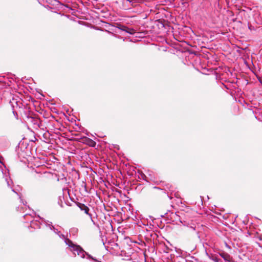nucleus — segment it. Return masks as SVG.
I'll return each mask as SVG.
<instances>
[{
	"label": "nucleus",
	"mask_w": 262,
	"mask_h": 262,
	"mask_svg": "<svg viewBox=\"0 0 262 262\" xmlns=\"http://www.w3.org/2000/svg\"><path fill=\"white\" fill-rule=\"evenodd\" d=\"M165 195V192L161 189L158 187L154 188L150 192V197L154 200H160Z\"/></svg>",
	"instance_id": "1"
},
{
	"label": "nucleus",
	"mask_w": 262,
	"mask_h": 262,
	"mask_svg": "<svg viewBox=\"0 0 262 262\" xmlns=\"http://www.w3.org/2000/svg\"><path fill=\"white\" fill-rule=\"evenodd\" d=\"M67 244L69 245L70 247V250L73 252L75 255H80L81 253L83 252L82 249L79 246L75 245L73 244L71 241L68 240V243Z\"/></svg>",
	"instance_id": "2"
},
{
	"label": "nucleus",
	"mask_w": 262,
	"mask_h": 262,
	"mask_svg": "<svg viewBox=\"0 0 262 262\" xmlns=\"http://www.w3.org/2000/svg\"><path fill=\"white\" fill-rule=\"evenodd\" d=\"M17 120V115L16 114H15L14 112L10 114L7 119L8 122L11 124H14Z\"/></svg>",
	"instance_id": "3"
},
{
	"label": "nucleus",
	"mask_w": 262,
	"mask_h": 262,
	"mask_svg": "<svg viewBox=\"0 0 262 262\" xmlns=\"http://www.w3.org/2000/svg\"><path fill=\"white\" fill-rule=\"evenodd\" d=\"M76 205L81 210L84 211V213L87 214H89V208L88 206L79 202H77Z\"/></svg>",
	"instance_id": "4"
},
{
	"label": "nucleus",
	"mask_w": 262,
	"mask_h": 262,
	"mask_svg": "<svg viewBox=\"0 0 262 262\" xmlns=\"http://www.w3.org/2000/svg\"><path fill=\"white\" fill-rule=\"evenodd\" d=\"M219 254L225 260L228 261H230L231 260L232 258L228 253H227L225 252L222 251V252H220Z\"/></svg>",
	"instance_id": "5"
},
{
	"label": "nucleus",
	"mask_w": 262,
	"mask_h": 262,
	"mask_svg": "<svg viewBox=\"0 0 262 262\" xmlns=\"http://www.w3.org/2000/svg\"><path fill=\"white\" fill-rule=\"evenodd\" d=\"M84 142L87 145L91 147H95L96 144L94 140L89 138H85Z\"/></svg>",
	"instance_id": "6"
},
{
	"label": "nucleus",
	"mask_w": 262,
	"mask_h": 262,
	"mask_svg": "<svg viewBox=\"0 0 262 262\" xmlns=\"http://www.w3.org/2000/svg\"><path fill=\"white\" fill-rule=\"evenodd\" d=\"M122 30L123 31H125V32L130 34H133L135 33V31L133 28H129L126 26H122Z\"/></svg>",
	"instance_id": "7"
},
{
	"label": "nucleus",
	"mask_w": 262,
	"mask_h": 262,
	"mask_svg": "<svg viewBox=\"0 0 262 262\" xmlns=\"http://www.w3.org/2000/svg\"><path fill=\"white\" fill-rule=\"evenodd\" d=\"M131 3V5L133 7H135L136 6V4L139 3L141 0H126Z\"/></svg>",
	"instance_id": "8"
},
{
	"label": "nucleus",
	"mask_w": 262,
	"mask_h": 262,
	"mask_svg": "<svg viewBox=\"0 0 262 262\" xmlns=\"http://www.w3.org/2000/svg\"><path fill=\"white\" fill-rule=\"evenodd\" d=\"M212 260L215 262H219V259L216 257H213Z\"/></svg>",
	"instance_id": "9"
}]
</instances>
